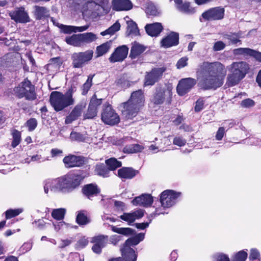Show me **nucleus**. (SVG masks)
I'll use <instances>...</instances> for the list:
<instances>
[{
  "instance_id": "obj_1",
  "label": "nucleus",
  "mask_w": 261,
  "mask_h": 261,
  "mask_svg": "<svg viewBox=\"0 0 261 261\" xmlns=\"http://www.w3.org/2000/svg\"><path fill=\"white\" fill-rule=\"evenodd\" d=\"M201 70L208 74L202 80V85L204 89H216L223 85L226 75V70L222 64L220 62H204L201 66Z\"/></svg>"
},
{
  "instance_id": "obj_2",
  "label": "nucleus",
  "mask_w": 261,
  "mask_h": 261,
  "mask_svg": "<svg viewBox=\"0 0 261 261\" xmlns=\"http://www.w3.org/2000/svg\"><path fill=\"white\" fill-rule=\"evenodd\" d=\"M145 96L141 89L131 93L129 98L120 105L121 116L125 120H132L144 106Z\"/></svg>"
},
{
  "instance_id": "obj_3",
  "label": "nucleus",
  "mask_w": 261,
  "mask_h": 261,
  "mask_svg": "<svg viewBox=\"0 0 261 261\" xmlns=\"http://www.w3.org/2000/svg\"><path fill=\"white\" fill-rule=\"evenodd\" d=\"M82 180L79 174L68 173L52 180L50 190L54 192H70L80 185Z\"/></svg>"
},
{
  "instance_id": "obj_4",
  "label": "nucleus",
  "mask_w": 261,
  "mask_h": 261,
  "mask_svg": "<svg viewBox=\"0 0 261 261\" xmlns=\"http://www.w3.org/2000/svg\"><path fill=\"white\" fill-rule=\"evenodd\" d=\"M75 91L76 88L71 85L68 87L64 94L60 91H53L49 97L51 106L56 112H59L73 105L74 103L73 94Z\"/></svg>"
},
{
  "instance_id": "obj_5",
  "label": "nucleus",
  "mask_w": 261,
  "mask_h": 261,
  "mask_svg": "<svg viewBox=\"0 0 261 261\" xmlns=\"http://www.w3.org/2000/svg\"><path fill=\"white\" fill-rule=\"evenodd\" d=\"M249 69V64L245 62H233L230 65L226 85L228 87H232L239 84L248 73Z\"/></svg>"
},
{
  "instance_id": "obj_6",
  "label": "nucleus",
  "mask_w": 261,
  "mask_h": 261,
  "mask_svg": "<svg viewBox=\"0 0 261 261\" xmlns=\"http://www.w3.org/2000/svg\"><path fill=\"white\" fill-rule=\"evenodd\" d=\"M13 95L18 99L24 98L28 101H34L37 99L35 85L25 78L13 89Z\"/></svg>"
},
{
  "instance_id": "obj_7",
  "label": "nucleus",
  "mask_w": 261,
  "mask_h": 261,
  "mask_svg": "<svg viewBox=\"0 0 261 261\" xmlns=\"http://www.w3.org/2000/svg\"><path fill=\"white\" fill-rule=\"evenodd\" d=\"M97 39L96 35L92 32L73 34L66 36L65 42L68 45L74 47H82Z\"/></svg>"
},
{
  "instance_id": "obj_8",
  "label": "nucleus",
  "mask_w": 261,
  "mask_h": 261,
  "mask_svg": "<svg viewBox=\"0 0 261 261\" xmlns=\"http://www.w3.org/2000/svg\"><path fill=\"white\" fill-rule=\"evenodd\" d=\"M172 92L171 90L166 89L161 84L155 88V91L151 99V102L155 106H159L166 101L168 105L171 103Z\"/></svg>"
},
{
  "instance_id": "obj_9",
  "label": "nucleus",
  "mask_w": 261,
  "mask_h": 261,
  "mask_svg": "<svg viewBox=\"0 0 261 261\" xmlns=\"http://www.w3.org/2000/svg\"><path fill=\"white\" fill-rule=\"evenodd\" d=\"M94 52L92 49L85 51L74 53L72 54L71 59L72 66L74 68H82L92 59Z\"/></svg>"
},
{
  "instance_id": "obj_10",
  "label": "nucleus",
  "mask_w": 261,
  "mask_h": 261,
  "mask_svg": "<svg viewBox=\"0 0 261 261\" xmlns=\"http://www.w3.org/2000/svg\"><path fill=\"white\" fill-rule=\"evenodd\" d=\"M101 119L105 124L112 126L120 122L119 116L108 102L103 105Z\"/></svg>"
},
{
  "instance_id": "obj_11",
  "label": "nucleus",
  "mask_w": 261,
  "mask_h": 261,
  "mask_svg": "<svg viewBox=\"0 0 261 261\" xmlns=\"http://www.w3.org/2000/svg\"><path fill=\"white\" fill-rule=\"evenodd\" d=\"M166 69L165 67H154L150 71L146 72L144 79V86H152L159 82L162 79L163 73Z\"/></svg>"
},
{
  "instance_id": "obj_12",
  "label": "nucleus",
  "mask_w": 261,
  "mask_h": 261,
  "mask_svg": "<svg viewBox=\"0 0 261 261\" xmlns=\"http://www.w3.org/2000/svg\"><path fill=\"white\" fill-rule=\"evenodd\" d=\"M225 9L222 7L210 8L202 13V18L207 21L219 20L224 18Z\"/></svg>"
},
{
  "instance_id": "obj_13",
  "label": "nucleus",
  "mask_w": 261,
  "mask_h": 261,
  "mask_svg": "<svg viewBox=\"0 0 261 261\" xmlns=\"http://www.w3.org/2000/svg\"><path fill=\"white\" fill-rule=\"evenodd\" d=\"M87 107L86 101H82L75 105L69 114L66 117L65 123L70 124L73 121L79 119L84 114Z\"/></svg>"
},
{
  "instance_id": "obj_14",
  "label": "nucleus",
  "mask_w": 261,
  "mask_h": 261,
  "mask_svg": "<svg viewBox=\"0 0 261 261\" xmlns=\"http://www.w3.org/2000/svg\"><path fill=\"white\" fill-rule=\"evenodd\" d=\"M196 83V80L191 77L181 79L176 87L177 93L180 96H184L191 91Z\"/></svg>"
},
{
  "instance_id": "obj_15",
  "label": "nucleus",
  "mask_w": 261,
  "mask_h": 261,
  "mask_svg": "<svg viewBox=\"0 0 261 261\" xmlns=\"http://www.w3.org/2000/svg\"><path fill=\"white\" fill-rule=\"evenodd\" d=\"M102 98H97L94 94L90 99L88 109L85 113H84V119H92L97 115L98 108L102 103Z\"/></svg>"
},
{
  "instance_id": "obj_16",
  "label": "nucleus",
  "mask_w": 261,
  "mask_h": 261,
  "mask_svg": "<svg viewBox=\"0 0 261 261\" xmlns=\"http://www.w3.org/2000/svg\"><path fill=\"white\" fill-rule=\"evenodd\" d=\"M180 193H175L172 190H167L163 192L161 195L160 201L164 207H169L173 205Z\"/></svg>"
},
{
  "instance_id": "obj_17",
  "label": "nucleus",
  "mask_w": 261,
  "mask_h": 261,
  "mask_svg": "<svg viewBox=\"0 0 261 261\" xmlns=\"http://www.w3.org/2000/svg\"><path fill=\"white\" fill-rule=\"evenodd\" d=\"M128 49V47L125 45L116 47L109 58L110 62L114 63L122 62L127 57Z\"/></svg>"
},
{
  "instance_id": "obj_18",
  "label": "nucleus",
  "mask_w": 261,
  "mask_h": 261,
  "mask_svg": "<svg viewBox=\"0 0 261 261\" xmlns=\"http://www.w3.org/2000/svg\"><path fill=\"white\" fill-rule=\"evenodd\" d=\"M179 33L171 31L162 39L160 41V44L162 47L168 48L178 45L179 43Z\"/></svg>"
},
{
  "instance_id": "obj_19",
  "label": "nucleus",
  "mask_w": 261,
  "mask_h": 261,
  "mask_svg": "<svg viewBox=\"0 0 261 261\" xmlns=\"http://www.w3.org/2000/svg\"><path fill=\"white\" fill-rule=\"evenodd\" d=\"M9 16L16 22L24 23L30 21L28 13L22 7L16 8L14 11L10 12Z\"/></svg>"
},
{
  "instance_id": "obj_20",
  "label": "nucleus",
  "mask_w": 261,
  "mask_h": 261,
  "mask_svg": "<svg viewBox=\"0 0 261 261\" xmlns=\"http://www.w3.org/2000/svg\"><path fill=\"white\" fill-rule=\"evenodd\" d=\"M63 163L66 168L80 167L84 164V160L80 156L69 155L64 158Z\"/></svg>"
},
{
  "instance_id": "obj_21",
  "label": "nucleus",
  "mask_w": 261,
  "mask_h": 261,
  "mask_svg": "<svg viewBox=\"0 0 261 261\" xmlns=\"http://www.w3.org/2000/svg\"><path fill=\"white\" fill-rule=\"evenodd\" d=\"M56 26L60 29L61 33L65 34H70L72 33L82 32L87 30L89 27L88 25L76 27L60 24L59 23H58Z\"/></svg>"
},
{
  "instance_id": "obj_22",
  "label": "nucleus",
  "mask_w": 261,
  "mask_h": 261,
  "mask_svg": "<svg viewBox=\"0 0 261 261\" xmlns=\"http://www.w3.org/2000/svg\"><path fill=\"white\" fill-rule=\"evenodd\" d=\"M144 211L139 209L131 213H124L119 217L121 220L130 224L133 223L136 219L142 218L144 216Z\"/></svg>"
},
{
  "instance_id": "obj_23",
  "label": "nucleus",
  "mask_w": 261,
  "mask_h": 261,
  "mask_svg": "<svg viewBox=\"0 0 261 261\" xmlns=\"http://www.w3.org/2000/svg\"><path fill=\"white\" fill-rule=\"evenodd\" d=\"M146 49V46L135 41L131 43V48L129 57L132 59H135L139 57Z\"/></svg>"
},
{
  "instance_id": "obj_24",
  "label": "nucleus",
  "mask_w": 261,
  "mask_h": 261,
  "mask_svg": "<svg viewBox=\"0 0 261 261\" xmlns=\"http://www.w3.org/2000/svg\"><path fill=\"white\" fill-rule=\"evenodd\" d=\"M146 33L151 37H157L163 31L164 28L161 23L155 22L147 24L145 27Z\"/></svg>"
},
{
  "instance_id": "obj_25",
  "label": "nucleus",
  "mask_w": 261,
  "mask_h": 261,
  "mask_svg": "<svg viewBox=\"0 0 261 261\" xmlns=\"http://www.w3.org/2000/svg\"><path fill=\"white\" fill-rule=\"evenodd\" d=\"M113 9L117 11H128L133 8V4L130 0H113Z\"/></svg>"
},
{
  "instance_id": "obj_26",
  "label": "nucleus",
  "mask_w": 261,
  "mask_h": 261,
  "mask_svg": "<svg viewBox=\"0 0 261 261\" xmlns=\"http://www.w3.org/2000/svg\"><path fill=\"white\" fill-rule=\"evenodd\" d=\"M34 8L33 14L36 20H44L50 17L49 10L45 7L36 5Z\"/></svg>"
},
{
  "instance_id": "obj_27",
  "label": "nucleus",
  "mask_w": 261,
  "mask_h": 261,
  "mask_svg": "<svg viewBox=\"0 0 261 261\" xmlns=\"http://www.w3.org/2000/svg\"><path fill=\"white\" fill-rule=\"evenodd\" d=\"M134 205H139L144 207L150 206L153 202L152 197L149 194H143L136 197L132 201Z\"/></svg>"
},
{
  "instance_id": "obj_28",
  "label": "nucleus",
  "mask_w": 261,
  "mask_h": 261,
  "mask_svg": "<svg viewBox=\"0 0 261 261\" xmlns=\"http://www.w3.org/2000/svg\"><path fill=\"white\" fill-rule=\"evenodd\" d=\"M236 55H243L252 57L258 62H261V53L249 48H239L234 50Z\"/></svg>"
},
{
  "instance_id": "obj_29",
  "label": "nucleus",
  "mask_w": 261,
  "mask_h": 261,
  "mask_svg": "<svg viewBox=\"0 0 261 261\" xmlns=\"http://www.w3.org/2000/svg\"><path fill=\"white\" fill-rule=\"evenodd\" d=\"M139 173L138 170H136L130 167H123L118 171V176L124 179H130L134 178Z\"/></svg>"
},
{
  "instance_id": "obj_30",
  "label": "nucleus",
  "mask_w": 261,
  "mask_h": 261,
  "mask_svg": "<svg viewBox=\"0 0 261 261\" xmlns=\"http://www.w3.org/2000/svg\"><path fill=\"white\" fill-rule=\"evenodd\" d=\"M63 61L60 57L51 58L46 65V70L48 72H58L59 71Z\"/></svg>"
},
{
  "instance_id": "obj_31",
  "label": "nucleus",
  "mask_w": 261,
  "mask_h": 261,
  "mask_svg": "<svg viewBox=\"0 0 261 261\" xmlns=\"http://www.w3.org/2000/svg\"><path fill=\"white\" fill-rule=\"evenodd\" d=\"M122 255L125 261H136L137 259V254L135 253L133 249L129 246H123L121 249Z\"/></svg>"
},
{
  "instance_id": "obj_32",
  "label": "nucleus",
  "mask_w": 261,
  "mask_h": 261,
  "mask_svg": "<svg viewBox=\"0 0 261 261\" xmlns=\"http://www.w3.org/2000/svg\"><path fill=\"white\" fill-rule=\"evenodd\" d=\"M82 191L83 194L89 199L91 197L97 195L100 192V190L97 185L93 184L85 185L83 187Z\"/></svg>"
},
{
  "instance_id": "obj_33",
  "label": "nucleus",
  "mask_w": 261,
  "mask_h": 261,
  "mask_svg": "<svg viewBox=\"0 0 261 261\" xmlns=\"http://www.w3.org/2000/svg\"><path fill=\"white\" fill-rule=\"evenodd\" d=\"M112 46L111 41H108L96 48L95 54L96 57L98 58L101 57L109 51Z\"/></svg>"
},
{
  "instance_id": "obj_34",
  "label": "nucleus",
  "mask_w": 261,
  "mask_h": 261,
  "mask_svg": "<svg viewBox=\"0 0 261 261\" xmlns=\"http://www.w3.org/2000/svg\"><path fill=\"white\" fill-rule=\"evenodd\" d=\"M88 138L86 132H71L70 139L72 141H84Z\"/></svg>"
},
{
  "instance_id": "obj_35",
  "label": "nucleus",
  "mask_w": 261,
  "mask_h": 261,
  "mask_svg": "<svg viewBox=\"0 0 261 261\" xmlns=\"http://www.w3.org/2000/svg\"><path fill=\"white\" fill-rule=\"evenodd\" d=\"M111 229L113 231L125 236L134 235L135 232L134 230L128 227H118L112 226Z\"/></svg>"
},
{
  "instance_id": "obj_36",
  "label": "nucleus",
  "mask_w": 261,
  "mask_h": 261,
  "mask_svg": "<svg viewBox=\"0 0 261 261\" xmlns=\"http://www.w3.org/2000/svg\"><path fill=\"white\" fill-rule=\"evenodd\" d=\"M144 238V234L143 233H139L134 237L128 239L124 245V246H127L130 247V246L137 245Z\"/></svg>"
},
{
  "instance_id": "obj_37",
  "label": "nucleus",
  "mask_w": 261,
  "mask_h": 261,
  "mask_svg": "<svg viewBox=\"0 0 261 261\" xmlns=\"http://www.w3.org/2000/svg\"><path fill=\"white\" fill-rule=\"evenodd\" d=\"M76 222L80 225H85L90 223V219L88 217L85 211H81L78 212Z\"/></svg>"
},
{
  "instance_id": "obj_38",
  "label": "nucleus",
  "mask_w": 261,
  "mask_h": 261,
  "mask_svg": "<svg viewBox=\"0 0 261 261\" xmlns=\"http://www.w3.org/2000/svg\"><path fill=\"white\" fill-rule=\"evenodd\" d=\"M127 33L128 35H133L135 36L140 35L139 30L137 24L133 20L127 21Z\"/></svg>"
},
{
  "instance_id": "obj_39",
  "label": "nucleus",
  "mask_w": 261,
  "mask_h": 261,
  "mask_svg": "<svg viewBox=\"0 0 261 261\" xmlns=\"http://www.w3.org/2000/svg\"><path fill=\"white\" fill-rule=\"evenodd\" d=\"M95 171L98 175L107 177L109 176L110 170L104 164H100L96 166Z\"/></svg>"
},
{
  "instance_id": "obj_40",
  "label": "nucleus",
  "mask_w": 261,
  "mask_h": 261,
  "mask_svg": "<svg viewBox=\"0 0 261 261\" xmlns=\"http://www.w3.org/2000/svg\"><path fill=\"white\" fill-rule=\"evenodd\" d=\"M144 147L139 144H132L125 146L123 149L124 153H134L140 152Z\"/></svg>"
},
{
  "instance_id": "obj_41",
  "label": "nucleus",
  "mask_w": 261,
  "mask_h": 261,
  "mask_svg": "<svg viewBox=\"0 0 261 261\" xmlns=\"http://www.w3.org/2000/svg\"><path fill=\"white\" fill-rule=\"evenodd\" d=\"M105 163L109 167L108 168L110 170H115L117 168L122 166L121 162L114 158L106 160Z\"/></svg>"
},
{
  "instance_id": "obj_42",
  "label": "nucleus",
  "mask_w": 261,
  "mask_h": 261,
  "mask_svg": "<svg viewBox=\"0 0 261 261\" xmlns=\"http://www.w3.org/2000/svg\"><path fill=\"white\" fill-rule=\"evenodd\" d=\"M108 236H98L92 238L91 242L100 247H104L108 242Z\"/></svg>"
},
{
  "instance_id": "obj_43",
  "label": "nucleus",
  "mask_w": 261,
  "mask_h": 261,
  "mask_svg": "<svg viewBox=\"0 0 261 261\" xmlns=\"http://www.w3.org/2000/svg\"><path fill=\"white\" fill-rule=\"evenodd\" d=\"M94 76V74L93 75H89L88 76V79L86 82L82 85V94L83 95H85L87 94L88 92L90 90V88L92 86V80L93 78V76Z\"/></svg>"
},
{
  "instance_id": "obj_44",
  "label": "nucleus",
  "mask_w": 261,
  "mask_h": 261,
  "mask_svg": "<svg viewBox=\"0 0 261 261\" xmlns=\"http://www.w3.org/2000/svg\"><path fill=\"white\" fill-rule=\"evenodd\" d=\"M66 210L63 208L55 209L51 213L52 217L58 220H62L65 216Z\"/></svg>"
},
{
  "instance_id": "obj_45",
  "label": "nucleus",
  "mask_w": 261,
  "mask_h": 261,
  "mask_svg": "<svg viewBox=\"0 0 261 261\" xmlns=\"http://www.w3.org/2000/svg\"><path fill=\"white\" fill-rule=\"evenodd\" d=\"M22 212L23 209L21 208L8 210L5 212L6 218L8 219L16 217Z\"/></svg>"
},
{
  "instance_id": "obj_46",
  "label": "nucleus",
  "mask_w": 261,
  "mask_h": 261,
  "mask_svg": "<svg viewBox=\"0 0 261 261\" xmlns=\"http://www.w3.org/2000/svg\"><path fill=\"white\" fill-rule=\"evenodd\" d=\"M13 140L12 142L11 146L15 148L20 142L21 141V134L20 132H14L12 133Z\"/></svg>"
},
{
  "instance_id": "obj_47",
  "label": "nucleus",
  "mask_w": 261,
  "mask_h": 261,
  "mask_svg": "<svg viewBox=\"0 0 261 261\" xmlns=\"http://www.w3.org/2000/svg\"><path fill=\"white\" fill-rule=\"evenodd\" d=\"M248 254L244 251L238 252L234 255L232 261H245L247 257Z\"/></svg>"
},
{
  "instance_id": "obj_48",
  "label": "nucleus",
  "mask_w": 261,
  "mask_h": 261,
  "mask_svg": "<svg viewBox=\"0 0 261 261\" xmlns=\"http://www.w3.org/2000/svg\"><path fill=\"white\" fill-rule=\"evenodd\" d=\"M204 100L203 97H200L195 102L194 111L196 112H199L204 108Z\"/></svg>"
},
{
  "instance_id": "obj_49",
  "label": "nucleus",
  "mask_w": 261,
  "mask_h": 261,
  "mask_svg": "<svg viewBox=\"0 0 261 261\" xmlns=\"http://www.w3.org/2000/svg\"><path fill=\"white\" fill-rule=\"evenodd\" d=\"M26 126L28 128L29 130H34L37 125V122L35 118H30L25 123Z\"/></svg>"
},
{
  "instance_id": "obj_50",
  "label": "nucleus",
  "mask_w": 261,
  "mask_h": 261,
  "mask_svg": "<svg viewBox=\"0 0 261 261\" xmlns=\"http://www.w3.org/2000/svg\"><path fill=\"white\" fill-rule=\"evenodd\" d=\"M254 105V101L250 98L245 99L241 102V106L244 108H251L253 107Z\"/></svg>"
},
{
  "instance_id": "obj_51",
  "label": "nucleus",
  "mask_w": 261,
  "mask_h": 261,
  "mask_svg": "<svg viewBox=\"0 0 261 261\" xmlns=\"http://www.w3.org/2000/svg\"><path fill=\"white\" fill-rule=\"evenodd\" d=\"M239 36L237 33H231L227 35V38L230 40L233 44H237L240 42L241 40L239 39Z\"/></svg>"
},
{
  "instance_id": "obj_52",
  "label": "nucleus",
  "mask_w": 261,
  "mask_h": 261,
  "mask_svg": "<svg viewBox=\"0 0 261 261\" xmlns=\"http://www.w3.org/2000/svg\"><path fill=\"white\" fill-rule=\"evenodd\" d=\"M120 27L121 26L120 23L117 21L112 25L108 28V32L111 33V35H113L120 30Z\"/></svg>"
},
{
  "instance_id": "obj_53",
  "label": "nucleus",
  "mask_w": 261,
  "mask_h": 261,
  "mask_svg": "<svg viewBox=\"0 0 261 261\" xmlns=\"http://www.w3.org/2000/svg\"><path fill=\"white\" fill-rule=\"evenodd\" d=\"M188 60V58L187 57H182L180 58L176 63V67L177 69H181L185 66H186L188 64L187 61Z\"/></svg>"
},
{
  "instance_id": "obj_54",
  "label": "nucleus",
  "mask_w": 261,
  "mask_h": 261,
  "mask_svg": "<svg viewBox=\"0 0 261 261\" xmlns=\"http://www.w3.org/2000/svg\"><path fill=\"white\" fill-rule=\"evenodd\" d=\"M214 261H229V257L225 254L218 253L214 256Z\"/></svg>"
},
{
  "instance_id": "obj_55",
  "label": "nucleus",
  "mask_w": 261,
  "mask_h": 261,
  "mask_svg": "<svg viewBox=\"0 0 261 261\" xmlns=\"http://www.w3.org/2000/svg\"><path fill=\"white\" fill-rule=\"evenodd\" d=\"M225 47V44L221 41H219L215 43L213 49L215 51H220L223 49Z\"/></svg>"
},
{
  "instance_id": "obj_56",
  "label": "nucleus",
  "mask_w": 261,
  "mask_h": 261,
  "mask_svg": "<svg viewBox=\"0 0 261 261\" xmlns=\"http://www.w3.org/2000/svg\"><path fill=\"white\" fill-rule=\"evenodd\" d=\"M186 141L181 137H177L174 139L173 144L178 146H182L185 145Z\"/></svg>"
},
{
  "instance_id": "obj_57",
  "label": "nucleus",
  "mask_w": 261,
  "mask_h": 261,
  "mask_svg": "<svg viewBox=\"0 0 261 261\" xmlns=\"http://www.w3.org/2000/svg\"><path fill=\"white\" fill-rule=\"evenodd\" d=\"M259 252L255 249H252L250 250L249 259L251 260H254L257 259L259 256Z\"/></svg>"
},
{
  "instance_id": "obj_58",
  "label": "nucleus",
  "mask_w": 261,
  "mask_h": 261,
  "mask_svg": "<svg viewBox=\"0 0 261 261\" xmlns=\"http://www.w3.org/2000/svg\"><path fill=\"white\" fill-rule=\"evenodd\" d=\"M184 120L185 118H184L183 115L181 113V114L178 115L175 119L172 120V123L174 125L177 126L181 124Z\"/></svg>"
},
{
  "instance_id": "obj_59",
  "label": "nucleus",
  "mask_w": 261,
  "mask_h": 261,
  "mask_svg": "<svg viewBox=\"0 0 261 261\" xmlns=\"http://www.w3.org/2000/svg\"><path fill=\"white\" fill-rule=\"evenodd\" d=\"M147 13L153 16H156L159 14V12L154 7H148L147 9Z\"/></svg>"
},
{
  "instance_id": "obj_60",
  "label": "nucleus",
  "mask_w": 261,
  "mask_h": 261,
  "mask_svg": "<svg viewBox=\"0 0 261 261\" xmlns=\"http://www.w3.org/2000/svg\"><path fill=\"white\" fill-rule=\"evenodd\" d=\"M88 242L89 241L87 238L83 237L78 241L77 244L80 247L83 248L88 244Z\"/></svg>"
},
{
  "instance_id": "obj_61",
  "label": "nucleus",
  "mask_w": 261,
  "mask_h": 261,
  "mask_svg": "<svg viewBox=\"0 0 261 261\" xmlns=\"http://www.w3.org/2000/svg\"><path fill=\"white\" fill-rule=\"evenodd\" d=\"M78 5L86 6L93 2V0H73Z\"/></svg>"
},
{
  "instance_id": "obj_62",
  "label": "nucleus",
  "mask_w": 261,
  "mask_h": 261,
  "mask_svg": "<svg viewBox=\"0 0 261 261\" xmlns=\"http://www.w3.org/2000/svg\"><path fill=\"white\" fill-rule=\"evenodd\" d=\"M150 222H146V223H136L135 226L140 229H144L147 228L149 226V224Z\"/></svg>"
},
{
  "instance_id": "obj_63",
  "label": "nucleus",
  "mask_w": 261,
  "mask_h": 261,
  "mask_svg": "<svg viewBox=\"0 0 261 261\" xmlns=\"http://www.w3.org/2000/svg\"><path fill=\"white\" fill-rule=\"evenodd\" d=\"M51 153L53 156H56L61 154L62 153V150L55 148L51 150Z\"/></svg>"
},
{
  "instance_id": "obj_64",
  "label": "nucleus",
  "mask_w": 261,
  "mask_h": 261,
  "mask_svg": "<svg viewBox=\"0 0 261 261\" xmlns=\"http://www.w3.org/2000/svg\"><path fill=\"white\" fill-rule=\"evenodd\" d=\"M101 248H102L100 247V246H98V245H96L94 243L92 248V249L94 252L96 253H100L101 251Z\"/></svg>"
}]
</instances>
